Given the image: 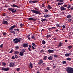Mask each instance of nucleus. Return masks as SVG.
<instances>
[{"instance_id": "3c124183", "label": "nucleus", "mask_w": 73, "mask_h": 73, "mask_svg": "<svg viewBox=\"0 0 73 73\" xmlns=\"http://www.w3.org/2000/svg\"><path fill=\"white\" fill-rule=\"evenodd\" d=\"M62 28H63V29H65V26L64 25H63L62 26Z\"/></svg>"}, {"instance_id": "f3484780", "label": "nucleus", "mask_w": 73, "mask_h": 73, "mask_svg": "<svg viewBox=\"0 0 73 73\" xmlns=\"http://www.w3.org/2000/svg\"><path fill=\"white\" fill-rule=\"evenodd\" d=\"M43 62H44L43 61L40 60L39 62H38V64H40V65H41V64H42V63H43Z\"/></svg>"}, {"instance_id": "13d9d810", "label": "nucleus", "mask_w": 73, "mask_h": 73, "mask_svg": "<svg viewBox=\"0 0 73 73\" xmlns=\"http://www.w3.org/2000/svg\"><path fill=\"white\" fill-rule=\"evenodd\" d=\"M46 37L47 38H49V35H47Z\"/></svg>"}, {"instance_id": "6e6552de", "label": "nucleus", "mask_w": 73, "mask_h": 73, "mask_svg": "<svg viewBox=\"0 0 73 73\" xmlns=\"http://www.w3.org/2000/svg\"><path fill=\"white\" fill-rule=\"evenodd\" d=\"M15 27H16V26L14 25L13 26L10 27L9 28V29L11 31H12V29H14V28H15Z\"/></svg>"}, {"instance_id": "7ed1b4c3", "label": "nucleus", "mask_w": 73, "mask_h": 73, "mask_svg": "<svg viewBox=\"0 0 73 73\" xmlns=\"http://www.w3.org/2000/svg\"><path fill=\"white\" fill-rule=\"evenodd\" d=\"M31 11L32 12H33L35 13V14H39V15H40V14H41L40 11H36V10H31Z\"/></svg>"}, {"instance_id": "6ab92c4d", "label": "nucleus", "mask_w": 73, "mask_h": 73, "mask_svg": "<svg viewBox=\"0 0 73 73\" xmlns=\"http://www.w3.org/2000/svg\"><path fill=\"white\" fill-rule=\"evenodd\" d=\"M29 66H31L32 69L33 68V65L32 64V63H31V62H30V65Z\"/></svg>"}, {"instance_id": "9b49d317", "label": "nucleus", "mask_w": 73, "mask_h": 73, "mask_svg": "<svg viewBox=\"0 0 73 73\" xmlns=\"http://www.w3.org/2000/svg\"><path fill=\"white\" fill-rule=\"evenodd\" d=\"M43 17L45 18H47V17H50V15L48 14H46L44 15L43 16Z\"/></svg>"}, {"instance_id": "f704fd0d", "label": "nucleus", "mask_w": 73, "mask_h": 73, "mask_svg": "<svg viewBox=\"0 0 73 73\" xmlns=\"http://www.w3.org/2000/svg\"><path fill=\"white\" fill-rule=\"evenodd\" d=\"M13 49H12L11 50V51H10L9 52V53H12V52H13Z\"/></svg>"}, {"instance_id": "4c0bfd02", "label": "nucleus", "mask_w": 73, "mask_h": 73, "mask_svg": "<svg viewBox=\"0 0 73 73\" xmlns=\"http://www.w3.org/2000/svg\"><path fill=\"white\" fill-rule=\"evenodd\" d=\"M15 58V56H13L11 57V59H12V60H13Z\"/></svg>"}, {"instance_id": "b1692460", "label": "nucleus", "mask_w": 73, "mask_h": 73, "mask_svg": "<svg viewBox=\"0 0 73 73\" xmlns=\"http://www.w3.org/2000/svg\"><path fill=\"white\" fill-rule=\"evenodd\" d=\"M46 19H42L41 20V21H42V22H43V21H46Z\"/></svg>"}, {"instance_id": "864d4df0", "label": "nucleus", "mask_w": 73, "mask_h": 73, "mask_svg": "<svg viewBox=\"0 0 73 73\" xmlns=\"http://www.w3.org/2000/svg\"><path fill=\"white\" fill-rule=\"evenodd\" d=\"M28 49H29V51H31V50H31L30 49V48L29 47V48H28Z\"/></svg>"}, {"instance_id": "c9c22d12", "label": "nucleus", "mask_w": 73, "mask_h": 73, "mask_svg": "<svg viewBox=\"0 0 73 73\" xmlns=\"http://www.w3.org/2000/svg\"><path fill=\"white\" fill-rule=\"evenodd\" d=\"M17 70L18 71H19V70H20V68H17Z\"/></svg>"}, {"instance_id": "37998d69", "label": "nucleus", "mask_w": 73, "mask_h": 73, "mask_svg": "<svg viewBox=\"0 0 73 73\" xmlns=\"http://www.w3.org/2000/svg\"><path fill=\"white\" fill-rule=\"evenodd\" d=\"M42 7H45V5H44V4H42Z\"/></svg>"}, {"instance_id": "c756f323", "label": "nucleus", "mask_w": 73, "mask_h": 73, "mask_svg": "<svg viewBox=\"0 0 73 73\" xmlns=\"http://www.w3.org/2000/svg\"><path fill=\"white\" fill-rule=\"evenodd\" d=\"M43 58L44 59V60H46V58H47V56H44Z\"/></svg>"}, {"instance_id": "f257e3e1", "label": "nucleus", "mask_w": 73, "mask_h": 73, "mask_svg": "<svg viewBox=\"0 0 73 73\" xmlns=\"http://www.w3.org/2000/svg\"><path fill=\"white\" fill-rule=\"evenodd\" d=\"M66 70L68 73H73V68H72L67 67Z\"/></svg>"}, {"instance_id": "c03bdc74", "label": "nucleus", "mask_w": 73, "mask_h": 73, "mask_svg": "<svg viewBox=\"0 0 73 73\" xmlns=\"http://www.w3.org/2000/svg\"><path fill=\"white\" fill-rule=\"evenodd\" d=\"M0 47L1 48H3V44H1L0 46Z\"/></svg>"}, {"instance_id": "ea45409f", "label": "nucleus", "mask_w": 73, "mask_h": 73, "mask_svg": "<svg viewBox=\"0 0 73 73\" xmlns=\"http://www.w3.org/2000/svg\"><path fill=\"white\" fill-rule=\"evenodd\" d=\"M66 61H64L63 62V64H66Z\"/></svg>"}, {"instance_id": "20e7f679", "label": "nucleus", "mask_w": 73, "mask_h": 73, "mask_svg": "<svg viewBox=\"0 0 73 73\" xmlns=\"http://www.w3.org/2000/svg\"><path fill=\"white\" fill-rule=\"evenodd\" d=\"M2 70H4V71H8V70H9V68H5L3 67L2 68Z\"/></svg>"}, {"instance_id": "0e129e2a", "label": "nucleus", "mask_w": 73, "mask_h": 73, "mask_svg": "<svg viewBox=\"0 0 73 73\" xmlns=\"http://www.w3.org/2000/svg\"><path fill=\"white\" fill-rule=\"evenodd\" d=\"M65 42H68V40H65Z\"/></svg>"}, {"instance_id": "0eeeda50", "label": "nucleus", "mask_w": 73, "mask_h": 73, "mask_svg": "<svg viewBox=\"0 0 73 73\" xmlns=\"http://www.w3.org/2000/svg\"><path fill=\"white\" fill-rule=\"evenodd\" d=\"M9 66L10 67H13L15 66V64L13 63H11Z\"/></svg>"}, {"instance_id": "4be33fe9", "label": "nucleus", "mask_w": 73, "mask_h": 73, "mask_svg": "<svg viewBox=\"0 0 73 73\" xmlns=\"http://www.w3.org/2000/svg\"><path fill=\"white\" fill-rule=\"evenodd\" d=\"M71 17H72V16L70 15H68L67 17L68 19H70V18H71Z\"/></svg>"}, {"instance_id": "423d86ee", "label": "nucleus", "mask_w": 73, "mask_h": 73, "mask_svg": "<svg viewBox=\"0 0 73 73\" xmlns=\"http://www.w3.org/2000/svg\"><path fill=\"white\" fill-rule=\"evenodd\" d=\"M28 19L29 20H31L33 21H36V20H37L36 19H33L32 17L29 18Z\"/></svg>"}, {"instance_id": "69168bd1", "label": "nucleus", "mask_w": 73, "mask_h": 73, "mask_svg": "<svg viewBox=\"0 0 73 73\" xmlns=\"http://www.w3.org/2000/svg\"><path fill=\"white\" fill-rule=\"evenodd\" d=\"M45 12H48V10H46L45 11Z\"/></svg>"}, {"instance_id": "09e8293b", "label": "nucleus", "mask_w": 73, "mask_h": 73, "mask_svg": "<svg viewBox=\"0 0 73 73\" xmlns=\"http://www.w3.org/2000/svg\"><path fill=\"white\" fill-rule=\"evenodd\" d=\"M54 57H57V55H54Z\"/></svg>"}, {"instance_id": "dca6fc26", "label": "nucleus", "mask_w": 73, "mask_h": 73, "mask_svg": "<svg viewBox=\"0 0 73 73\" xmlns=\"http://www.w3.org/2000/svg\"><path fill=\"white\" fill-rule=\"evenodd\" d=\"M3 24H6L7 25V24H8V22H7V21H3Z\"/></svg>"}, {"instance_id": "412c9836", "label": "nucleus", "mask_w": 73, "mask_h": 73, "mask_svg": "<svg viewBox=\"0 0 73 73\" xmlns=\"http://www.w3.org/2000/svg\"><path fill=\"white\" fill-rule=\"evenodd\" d=\"M48 8L50 9H52V7H51V6L50 5H48Z\"/></svg>"}, {"instance_id": "e433bc0d", "label": "nucleus", "mask_w": 73, "mask_h": 73, "mask_svg": "<svg viewBox=\"0 0 73 73\" xmlns=\"http://www.w3.org/2000/svg\"><path fill=\"white\" fill-rule=\"evenodd\" d=\"M19 48V46H15V49H18Z\"/></svg>"}, {"instance_id": "79ce46f5", "label": "nucleus", "mask_w": 73, "mask_h": 73, "mask_svg": "<svg viewBox=\"0 0 73 73\" xmlns=\"http://www.w3.org/2000/svg\"><path fill=\"white\" fill-rule=\"evenodd\" d=\"M2 64H3V65H4V66H5L6 65V64H5L4 62L2 63Z\"/></svg>"}, {"instance_id": "72a5a7b5", "label": "nucleus", "mask_w": 73, "mask_h": 73, "mask_svg": "<svg viewBox=\"0 0 73 73\" xmlns=\"http://www.w3.org/2000/svg\"><path fill=\"white\" fill-rule=\"evenodd\" d=\"M67 60H68V61H70L71 60V58H67L66 59Z\"/></svg>"}, {"instance_id": "5701e85b", "label": "nucleus", "mask_w": 73, "mask_h": 73, "mask_svg": "<svg viewBox=\"0 0 73 73\" xmlns=\"http://www.w3.org/2000/svg\"><path fill=\"white\" fill-rule=\"evenodd\" d=\"M62 45V43L61 42H60L59 44V46H61Z\"/></svg>"}, {"instance_id": "7c9ffc66", "label": "nucleus", "mask_w": 73, "mask_h": 73, "mask_svg": "<svg viewBox=\"0 0 73 73\" xmlns=\"http://www.w3.org/2000/svg\"><path fill=\"white\" fill-rule=\"evenodd\" d=\"M31 38H33V39H34V40H35L36 39L35 38V37L33 36H32L31 37Z\"/></svg>"}, {"instance_id": "4468645a", "label": "nucleus", "mask_w": 73, "mask_h": 73, "mask_svg": "<svg viewBox=\"0 0 73 73\" xmlns=\"http://www.w3.org/2000/svg\"><path fill=\"white\" fill-rule=\"evenodd\" d=\"M11 6L12 7H16L17 8H19V6H18L16 5H15V4H13V5H11Z\"/></svg>"}, {"instance_id": "473e14b6", "label": "nucleus", "mask_w": 73, "mask_h": 73, "mask_svg": "<svg viewBox=\"0 0 73 73\" xmlns=\"http://www.w3.org/2000/svg\"><path fill=\"white\" fill-rule=\"evenodd\" d=\"M64 1V0H60L59 1V3H62V2H63Z\"/></svg>"}, {"instance_id": "49530a36", "label": "nucleus", "mask_w": 73, "mask_h": 73, "mask_svg": "<svg viewBox=\"0 0 73 73\" xmlns=\"http://www.w3.org/2000/svg\"><path fill=\"white\" fill-rule=\"evenodd\" d=\"M17 11L16 10H14L13 11H12V13H15V12H16Z\"/></svg>"}, {"instance_id": "680f3d73", "label": "nucleus", "mask_w": 73, "mask_h": 73, "mask_svg": "<svg viewBox=\"0 0 73 73\" xmlns=\"http://www.w3.org/2000/svg\"><path fill=\"white\" fill-rule=\"evenodd\" d=\"M28 38L29 40H31V38L28 37Z\"/></svg>"}, {"instance_id": "393cba45", "label": "nucleus", "mask_w": 73, "mask_h": 73, "mask_svg": "<svg viewBox=\"0 0 73 73\" xmlns=\"http://www.w3.org/2000/svg\"><path fill=\"white\" fill-rule=\"evenodd\" d=\"M19 52L18 51H15V52H14V54H19Z\"/></svg>"}, {"instance_id": "5fc2aeb1", "label": "nucleus", "mask_w": 73, "mask_h": 73, "mask_svg": "<svg viewBox=\"0 0 73 73\" xmlns=\"http://www.w3.org/2000/svg\"><path fill=\"white\" fill-rule=\"evenodd\" d=\"M56 68V66H53V68Z\"/></svg>"}, {"instance_id": "052dcab7", "label": "nucleus", "mask_w": 73, "mask_h": 73, "mask_svg": "<svg viewBox=\"0 0 73 73\" xmlns=\"http://www.w3.org/2000/svg\"><path fill=\"white\" fill-rule=\"evenodd\" d=\"M47 70H49V67H47L46 68Z\"/></svg>"}, {"instance_id": "f8f14e48", "label": "nucleus", "mask_w": 73, "mask_h": 73, "mask_svg": "<svg viewBox=\"0 0 73 73\" xmlns=\"http://www.w3.org/2000/svg\"><path fill=\"white\" fill-rule=\"evenodd\" d=\"M8 10H9V11H10L11 12H13V11L15 10L14 9H12L11 8H9L8 9Z\"/></svg>"}, {"instance_id": "774afa93", "label": "nucleus", "mask_w": 73, "mask_h": 73, "mask_svg": "<svg viewBox=\"0 0 73 73\" xmlns=\"http://www.w3.org/2000/svg\"><path fill=\"white\" fill-rule=\"evenodd\" d=\"M37 73H40V72L39 71H38L37 72Z\"/></svg>"}, {"instance_id": "a18cd8bd", "label": "nucleus", "mask_w": 73, "mask_h": 73, "mask_svg": "<svg viewBox=\"0 0 73 73\" xmlns=\"http://www.w3.org/2000/svg\"><path fill=\"white\" fill-rule=\"evenodd\" d=\"M72 48V46H69L68 47V48H69V49H71Z\"/></svg>"}, {"instance_id": "1a4fd4ad", "label": "nucleus", "mask_w": 73, "mask_h": 73, "mask_svg": "<svg viewBox=\"0 0 73 73\" xmlns=\"http://www.w3.org/2000/svg\"><path fill=\"white\" fill-rule=\"evenodd\" d=\"M29 46V45L28 44H25L23 45V46L24 47V48H27V47H28Z\"/></svg>"}, {"instance_id": "a878e982", "label": "nucleus", "mask_w": 73, "mask_h": 73, "mask_svg": "<svg viewBox=\"0 0 73 73\" xmlns=\"http://www.w3.org/2000/svg\"><path fill=\"white\" fill-rule=\"evenodd\" d=\"M42 44H45V42L44 40H42Z\"/></svg>"}, {"instance_id": "2f4dec72", "label": "nucleus", "mask_w": 73, "mask_h": 73, "mask_svg": "<svg viewBox=\"0 0 73 73\" xmlns=\"http://www.w3.org/2000/svg\"><path fill=\"white\" fill-rule=\"evenodd\" d=\"M70 6H71L70 5H69L67 7L68 9H69V8H70Z\"/></svg>"}, {"instance_id": "58836bf2", "label": "nucleus", "mask_w": 73, "mask_h": 73, "mask_svg": "<svg viewBox=\"0 0 73 73\" xmlns=\"http://www.w3.org/2000/svg\"><path fill=\"white\" fill-rule=\"evenodd\" d=\"M15 58H18V56H17V55L16 54L15 55Z\"/></svg>"}, {"instance_id": "aec40b11", "label": "nucleus", "mask_w": 73, "mask_h": 73, "mask_svg": "<svg viewBox=\"0 0 73 73\" xmlns=\"http://www.w3.org/2000/svg\"><path fill=\"white\" fill-rule=\"evenodd\" d=\"M70 54V53H66L65 54V56L66 57H69Z\"/></svg>"}, {"instance_id": "338daca9", "label": "nucleus", "mask_w": 73, "mask_h": 73, "mask_svg": "<svg viewBox=\"0 0 73 73\" xmlns=\"http://www.w3.org/2000/svg\"><path fill=\"white\" fill-rule=\"evenodd\" d=\"M71 21V19H69L68 20V21Z\"/></svg>"}, {"instance_id": "a19ab883", "label": "nucleus", "mask_w": 73, "mask_h": 73, "mask_svg": "<svg viewBox=\"0 0 73 73\" xmlns=\"http://www.w3.org/2000/svg\"><path fill=\"white\" fill-rule=\"evenodd\" d=\"M32 45H33V46H36V44H35L34 43H33Z\"/></svg>"}, {"instance_id": "cd10ccee", "label": "nucleus", "mask_w": 73, "mask_h": 73, "mask_svg": "<svg viewBox=\"0 0 73 73\" xmlns=\"http://www.w3.org/2000/svg\"><path fill=\"white\" fill-rule=\"evenodd\" d=\"M56 25L57 27H60V25L58 24H56Z\"/></svg>"}, {"instance_id": "ddd939ff", "label": "nucleus", "mask_w": 73, "mask_h": 73, "mask_svg": "<svg viewBox=\"0 0 73 73\" xmlns=\"http://www.w3.org/2000/svg\"><path fill=\"white\" fill-rule=\"evenodd\" d=\"M48 52L50 53H53L54 52V50H48Z\"/></svg>"}, {"instance_id": "39448f33", "label": "nucleus", "mask_w": 73, "mask_h": 73, "mask_svg": "<svg viewBox=\"0 0 73 73\" xmlns=\"http://www.w3.org/2000/svg\"><path fill=\"white\" fill-rule=\"evenodd\" d=\"M60 9L61 11H62L66 10V8H64V7H63V6H61L60 7Z\"/></svg>"}, {"instance_id": "bb28decb", "label": "nucleus", "mask_w": 73, "mask_h": 73, "mask_svg": "<svg viewBox=\"0 0 73 73\" xmlns=\"http://www.w3.org/2000/svg\"><path fill=\"white\" fill-rule=\"evenodd\" d=\"M63 3H58V5H62V4H63Z\"/></svg>"}, {"instance_id": "a211bd4d", "label": "nucleus", "mask_w": 73, "mask_h": 73, "mask_svg": "<svg viewBox=\"0 0 73 73\" xmlns=\"http://www.w3.org/2000/svg\"><path fill=\"white\" fill-rule=\"evenodd\" d=\"M48 60H52V56H50L48 58Z\"/></svg>"}, {"instance_id": "8fccbe9b", "label": "nucleus", "mask_w": 73, "mask_h": 73, "mask_svg": "<svg viewBox=\"0 0 73 73\" xmlns=\"http://www.w3.org/2000/svg\"><path fill=\"white\" fill-rule=\"evenodd\" d=\"M64 7H67V6H68V5H64Z\"/></svg>"}, {"instance_id": "6e6d98bb", "label": "nucleus", "mask_w": 73, "mask_h": 73, "mask_svg": "<svg viewBox=\"0 0 73 73\" xmlns=\"http://www.w3.org/2000/svg\"><path fill=\"white\" fill-rule=\"evenodd\" d=\"M43 50H41L40 51V52H41V53H42V52H44V51H43Z\"/></svg>"}, {"instance_id": "4d7b16f0", "label": "nucleus", "mask_w": 73, "mask_h": 73, "mask_svg": "<svg viewBox=\"0 0 73 73\" xmlns=\"http://www.w3.org/2000/svg\"><path fill=\"white\" fill-rule=\"evenodd\" d=\"M23 25V24H20V27H22Z\"/></svg>"}, {"instance_id": "603ef678", "label": "nucleus", "mask_w": 73, "mask_h": 73, "mask_svg": "<svg viewBox=\"0 0 73 73\" xmlns=\"http://www.w3.org/2000/svg\"><path fill=\"white\" fill-rule=\"evenodd\" d=\"M7 34V33H4L3 34V35H4V36H5V35H6V34Z\"/></svg>"}, {"instance_id": "c85d7f7f", "label": "nucleus", "mask_w": 73, "mask_h": 73, "mask_svg": "<svg viewBox=\"0 0 73 73\" xmlns=\"http://www.w3.org/2000/svg\"><path fill=\"white\" fill-rule=\"evenodd\" d=\"M10 32H11V33H13V34H15V33H16L14 31H11Z\"/></svg>"}, {"instance_id": "f03ea898", "label": "nucleus", "mask_w": 73, "mask_h": 73, "mask_svg": "<svg viewBox=\"0 0 73 73\" xmlns=\"http://www.w3.org/2000/svg\"><path fill=\"white\" fill-rule=\"evenodd\" d=\"M13 41H14V43L17 44V43H18V42H20L21 41V40L20 38L19 39L18 38H16L13 39Z\"/></svg>"}, {"instance_id": "e2e57ef3", "label": "nucleus", "mask_w": 73, "mask_h": 73, "mask_svg": "<svg viewBox=\"0 0 73 73\" xmlns=\"http://www.w3.org/2000/svg\"><path fill=\"white\" fill-rule=\"evenodd\" d=\"M3 16H5V14H3Z\"/></svg>"}, {"instance_id": "bf43d9fd", "label": "nucleus", "mask_w": 73, "mask_h": 73, "mask_svg": "<svg viewBox=\"0 0 73 73\" xmlns=\"http://www.w3.org/2000/svg\"><path fill=\"white\" fill-rule=\"evenodd\" d=\"M32 49H35V48H34V47H33V46H32Z\"/></svg>"}, {"instance_id": "9d476101", "label": "nucleus", "mask_w": 73, "mask_h": 73, "mask_svg": "<svg viewBox=\"0 0 73 73\" xmlns=\"http://www.w3.org/2000/svg\"><path fill=\"white\" fill-rule=\"evenodd\" d=\"M37 3V1H29V3Z\"/></svg>"}, {"instance_id": "2eb2a0df", "label": "nucleus", "mask_w": 73, "mask_h": 73, "mask_svg": "<svg viewBox=\"0 0 73 73\" xmlns=\"http://www.w3.org/2000/svg\"><path fill=\"white\" fill-rule=\"evenodd\" d=\"M23 54H24V52H23L21 51L19 52L20 56H23Z\"/></svg>"}, {"instance_id": "de8ad7c7", "label": "nucleus", "mask_w": 73, "mask_h": 73, "mask_svg": "<svg viewBox=\"0 0 73 73\" xmlns=\"http://www.w3.org/2000/svg\"><path fill=\"white\" fill-rule=\"evenodd\" d=\"M23 51H22V52H23V53H24V52H25V50H22Z\"/></svg>"}]
</instances>
